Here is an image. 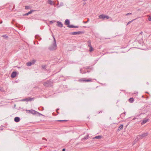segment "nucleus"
Instances as JSON below:
<instances>
[{
    "instance_id": "nucleus-1",
    "label": "nucleus",
    "mask_w": 151,
    "mask_h": 151,
    "mask_svg": "<svg viewBox=\"0 0 151 151\" xmlns=\"http://www.w3.org/2000/svg\"><path fill=\"white\" fill-rule=\"evenodd\" d=\"M148 135L147 133H144L142 134L139 135L137 136L135 141H138L139 140L143 139L144 137L147 136Z\"/></svg>"
},
{
    "instance_id": "nucleus-2",
    "label": "nucleus",
    "mask_w": 151,
    "mask_h": 151,
    "mask_svg": "<svg viewBox=\"0 0 151 151\" xmlns=\"http://www.w3.org/2000/svg\"><path fill=\"white\" fill-rule=\"evenodd\" d=\"M65 24L66 25H68L67 27H69L70 28L78 27H74L72 25H70L69 24L70 22L69 20L68 19H67L65 20Z\"/></svg>"
},
{
    "instance_id": "nucleus-3",
    "label": "nucleus",
    "mask_w": 151,
    "mask_h": 151,
    "mask_svg": "<svg viewBox=\"0 0 151 151\" xmlns=\"http://www.w3.org/2000/svg\"><path fill=\"white\" fill-rule=\"evenodd\" d=\"M99 19H109V17L108 16H106L103 14L99 15Z\"/></svg>"
},
{
    "instance_id": "nucleus-4",
    "label": "nucleus",
    "mask_w": 151,
    "mask_h": 151,
    "mask_svg": "<svg viewBox=\"0 0 151 151\" xmlns=\"http://www.w3.org/2000/svg\"><path fill=\"white\" fill-rule=\"evenodd\" d=\"M26 111L27 113H31L33 114H35L37 112L36 111L32 109H31V110H26Z\"/></svg>"
},
{
    "instance_id": "nucleus-5",
    "label": "nucleus",
    "mask_w": 151,
    "mask_h": 151,
    "mask_svg": "<svg viewBox=\"0 0 151 151\" xmlns=\"http://www.w3.org/2000/svg\"><path fill=\"white\" fill-rule=\"evenodd\" d=\"M33 100V98L30 97H28L22 100V101H31Z\"/></svg>"
},
{
    "instance_id": "nucleus-6",
    "label": "nucleus",
    "mask_w": 151,
    "mask_h": 151,
    "mask_svg": "<svg viewBox=\"0 0 151 151\" xmlns=\"http://www.w3.org/2000/svg\"><path fill=\"white\" fill-rule=\"evenodd\" d=\"M35 62V60H33L31 62H28L26 64L28 66H30L34 64Z\"/></svg>"
},
{
    "instance_id": "nucleus-7",
    "label": "nucleus",
    "mask_w": 151,
    "mask_h": 151,
    "mask_svg": "<svg viewBox=\"0 0 151 151\" xmlns=\"http://www.w3.org/2000/svg\"><path fill=\"white\" fill-rule=\"evenodd\" d=\"M89 44L88 45V46L90 48L89 49V51L90 52H92V51H93V47L91 46V42H89Z\"/></svg>"
},
{
    "instance_id": "nucleus-8",
    "label": "nucleus",
    "mask_w": 151,
    "mask_h": 151,
    "mask_svg": "<svg viewBox=\"0 0 151 151\" xmlns=\"http://www.w3.org/2000/svg\"><path fill=\"white\" fill-rule=\"evenodd\" d=\"M17 73L16 72H13L11 75V76L12 78H14L16 77L17 75Z\"/></svg>"
},
{
    "instance_id": "nucleus-9",
    "label": "nucleus",
    "mask_w": 151,
    "mask_h": 151,
    "mask_svg": "<svg viewBox=\"0 0 151 151\" xmlns=\"http://www.w3.org/2000/svg\"><path fill=\"white\" fill-rule=\"evenodd\" d=\"M57 26L60 27H63V24L62 23H61V22H57Z\"/></svg>"
},
{
    "instance_id": "nucleus-10",
    "label": "nucleus",
    "mask_w": 151,
    "mask_h": 151,
    "mask_svg": "<svg viewBox=\"0 0 151 151\" xmlns=\"http://www.w3.org/2000/svg\"><path fill=\"white\" fill-rule=\"evenodd\" d=\"M14 120L16 122H17L20 121V119L19 117H16L14 118Z\"/></svg>"
},
{
    "instance_id": "nucleus-11",
    "label": "nucleus",
    "mask_w": 151,
    "mask_h": 151,
    "mask_svg": "<svg viewBox=\"0 0 151 151\" xmlns=\"http://www.w3.org/2000/svg\"><path fill=\"white\" fill-rule=\"evenodd\" d=\"M123 125L122 124L120 126H119L118 129H117V130L118 131H120V130H121L123 128Z\"/></svg>"
},
{
    "instance_id": "nucleus-12",
    "label": "nucleus",
    "mask_w": 151,
    "mask_h": 151,
    "mask_svg": "<svg viewBox=\"0 0 151 151\" xmlns=\"http://www.w3.org/2000/svg\"><path fill=\"white\" fill-rule=\"evenodd\" d=\"M48 2L49 4L51 5H52L53 4V2L51 0H49Z\"/></svg>"
},
{
    "instance_id": "nucleus-13",
    "label": "nucleus",
    "mask_w": 151,
    "mask_h": 151,
    "mask_svg": "<svg viewBox=\"0 0 151 151\" xmlns=\"http://www.w3.org/2000/svg\"><path fill=\"white\" fill-rule=\"evenodd\" d=\"M81 33L80 32H74L72 33V34L73 35H77Z\"/></svg>"
},
{
    "instance_id": "nucleus-14",
    "label": "nucleus",
    "mask_w": 151,
    "mask_h": 151,
    "mask_svg": "<svg viewBox=\"0 0 151 151\" xmlns=\"http://www.w3.org/2000/svg\"><path fill=\"white\" fill-rule=\"evenodd\" d=\"M134 101V99L133 98H130L129 99V101L131 102L132 103Z\"/></svg>"
},
{
    "instance_id": "nucleus-15",
    "label": "nucleus",
    "mask_w": 151,
    "mask_h": 151,
    "mask_svg": "<svg viewBox=\"0 0 151 151\" xmlns=\"http://www.w3.org/2000/svg\"><path fill=\"white\" fill-rule=\"evenodd\" d=\"M85 82H91L92 81L91 79H85Z\"/></svg>"
},
{
    "instance_id": "nucleus-16",
    "label": "nucleus",
    "mask_w": 151,
    "mask_h": 151,
    "mask_svg": "<svg viewBox=\"0 0 151 151\" xmlns=\"http://www.w3.org/2000/svg\"><path fill=\"white\" fill-rule=\"evenodd\" d=\"M94 138L100 139L101 138V137L100 136H96Z\"/></svg>"
},
{
    "instance_id": "nucleus-17",
    "label": "nucleus",
    "mask_w": 151,
    "mask_h": 151,
    "mask_svg": "<svg viewBox=\"0 0 151 151\" xmlns=\"http://www.w3.org/2000/svg\"><path fill=\"white\" fill-rule=\"evenodd\" d=\"M85 79H80L78 80V81L80 82H85Z\"/></svg>"
},
{
    "instance_id": "nucleus-18",
    "label": "nucleus",
    "mask_w": 151,
    "mask_h": 151,
    "mask_svg": "<svg viewBox=\"0 0 151 151\" xmlns=\"http://www.w3.org/2000/svg\"><path fill=\"white\" fill-rule=\"evenodd\" d=\"M147 122V120H144V121H143V122H142V124H144L146 122Z\"/></svg>"
},
{
    "instance_id": "nucleus-19",
    "label": "nucleus",
    "mask_w": 151,
    "mask_h": 151,
    "mask_svg": "<svg viewBox=\"0 0 151 151\" xmlns=\"http://www.w3.org/2000/svg\"><path fill=\"white\" fill-rule=\"evenodd\" d=\"M0 91H4L3 88L1 87H0Z\"/></svg>"
},
{
    "instance_id": "nucleus-20",
    "label": "nucleus",
    "mask_w": 151,
    "mask_h": 151,
    "mask_svg": "<svg viewBox=\"0 0 151 151\" xmlns=\"http://www.w3.org/2000/svg\"><path fill=\"white\" fill-rule=\"evenodd\" d=\"M148 20L149 21H151V16H149V17L148 18Z\"/></svg>"
},
{
    "instance_id": "nucleus-21",
    "label": "nucleus",
    "mask_w": 151,
    "mask_h": 151,
    "mask_svg": "<svg viewBox=\"0 0 151 151\" xmlns=\"http://www.w3.org/2000/svg\"><path fill=\"white\" fill-rule=\"evenodd\" d=\"M133 20H132L131 21H130L129 22H128V23L127 24V25H128L129 23H130L132 22L133 21Z\"/></svg>"
},
{
    "instance_id": "nucleus-22",
    "label": "nucleus",
    "mask_w": 151,
    "mask_h": 151,
    "mask_svg": "<svg viewBox=\"0 0 151 151\" xmlns=\"http://www.w3.org/2000/svg\"><path fill=\"white\" fill-rule=\"evenodd\" d=\"M131 13H127V14H126V15L127 16V15H131Z\"/></svg>"
},
{
    "instance_id": "nucleus-23",
    "label": "nucleus",
    "mask_w": 151,
    "mask_h": 151,
    "mask_svg": "<svg viewBox=\"0 0 151 151\" xmlns=\"http://www.w3.org/2000/svg\"><path fill=\"white\" fill-rule=\"evenodd\" d=\"M65 148H64L62 150V151H65Z\"/></svg>"
},
{
    "instance_id": "nucleus-24",
    "label": "nucleus",
    "mask_w": 151,
    "mask_h": 151,
    "mask_svg": "<svg viewBox=\"0 0 151 151\" xmlns=\"http://www.w3.org/2000/svg\"><path fill=\"white\" fill-rule=\"evenodd\" d=\"M89 21V19H88V21H87V22H85V23H87V22H88V21Z\"/></svg>"
},
{
    "instance_id": "nucleus-25",
    "label": "nucleus",
    "mask_w": 151,
    "mask_h": 151,
    "mask_svg": "<svg viewBox=\"0 0 151 151\" xmlns=\"http://www.w3.org/2000/svg\"><path fill=\"white\" fill-rule=\"evenodd\" d=\"M29 14V12L27 13L26 15H28Z\"/></svg>"
},
{
    "instance_id": "nucleus-26",
    "label": "nucleus",
    "mask_w": 151,
    "mask_h": 151,
    "mask_svg": "<svg viewBox=\"0 0 151 151\" xmlns=\"http://www.w3.org/2000/svg\"><path fill=\"white\" fill-rule=\"evenodd\" d=\"M64 120H58V121H60V122H61V121H64Z\"/></svg>"
},
{
    "instance_id": "nucleus-27",
    "label": "nucleus",
    "mask_w": 151,
    "mask_h": 151,
    "mask_svg": "<svg viewBox=\"0 0 151 151\" xmlns=\"http://www.w3.org/2000/svg\"><path fill=\"white\" fill-rule=\"evenodd\" d=\"M31 12H29V14H30V13H31Z\"/></svg>"
},
{
    "instance_id": "nucleus-28",
    "label": "nucleus",
    "mask_w": 151,
    "mask_h": 151,
    "mask_svg": "<svg viewBox=\"0 0 151 151\" xmlns=\"http://www.w3.org/2000/svg\"><path fill=\"white\" fill-rule=\"evenodd\" d=\"M54 45V46H55V47H56V45H55H55Z\"/></svg>"
}]
</instances>
